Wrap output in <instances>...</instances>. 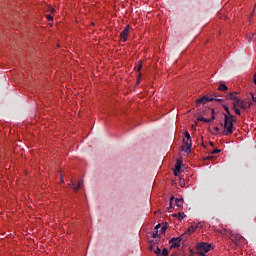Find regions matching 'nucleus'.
<instances>
[{
  "label": "nucleus",
  "instance_id": "9",
  "mask_svg": "<svg viewBox=\"0 0 256 256\" xmlns=\"http://www.w3.org/2000/svg\"><path fill=\"white\" fill-rule=\"evenodd\" d=\"M245 239L242 237V236H240V235H237V236H235V237H232V241L233 242H235V244H238V243H240V242H243Z\"/></svg>",
  "mask_w": 256,
  "mask_h": 256
},
{
  "label": "nucleus",
  "instance_id": "13",
  "mask_svg": "<svg viewBox=\"0 0 256 256\" xmlns=\"http://www.w3.org/2000/svg\"><path fill=\"white\" fill-rule=\"evenodd\" d=\"M197 121L205 122V123H211L212 120L206 119L203 116H198Z\"/></svg>",
  "mask_w": 256,
  "mask_h": 256
},
{
  "label": "nucleus",
  "instance_id": "6",
  "mask_svg": "<svg viewBox=\"0 0 256 256\" xmlns=\"http://www.w3.org/2000/svg\"><path fill=\"white\" fill-rule=\"evenodd\" d=\"M183 142H184V145L182 147V150L185 151L186 153H190L192 148V140L188 138L186 139L184 138Z\"/></svg>",
  "mask_w": 256,
  "mask_h": 256
},
{
  "label": "nucleus",
  "instance_id": "27",
  "mask_svg": "<svg viewBox=\"0 0 256 256\" xmlns=\"http://www.w3.org/2000/svg\"><path fill=\"white\" fill-rule=\"evenodd\" d=\"M234 109H235V113H236L237 115H241V110H240L239 108L234 107Z\"/></svg>",
  "mask_w": 256,
  "mask_h": 256
},
{
  "label": "nucleus",
  "instance_id": "33",
  "mask_svg": "<svg viewBox=\"0 0 256 256\" xmlns=\"http://www.w3.org/2000/svg\"><path fill=\"white\" fill-rule=\"evenodd\" d=\"M173 201H174V197L172 196V197L170 198V206H172Z\"/></svg>",
  "mask_w": 256,
  "mask_h": 256
},
{
  "label": "nucleus",
  "instance_id": "23",
  "mask_svg": "<svg viewBox=\"0 0 256 256\" xmlns=\"http://www.w3.org/2000/svg\"><path fill=\"white\" fill-rule=\"evenodd\" d=\"M83 183H84L83 180H79V181H78V185L76 186L77 190L80 189V188H82Z\"/></svg>",
  "mask_w": 256,
  "mask_h": 256
},
{
  "label": "nucleus",
  "instance_id": "5",
  "mask_svg": "<svg viewBox=\"0 0 256 256\" xmlns=\"http://www.w3.org/2000/svg\"><path fill=\"white\" fill-rule=\"evenodd\" d=\"M130 26L127 25L124 30L120 33V39L122 43H126L128 40Z\"/></svg>",
  "mask_w": 256,
  "mask_h": 256
},
{
  "label": "nucleus",
  "instance_id": "36",
  "mask_svg": "<svg viewBox=\"0 0 256 256\" xmlns=\"http://www.w3.org/2000/svg\"><path fill=\"white\" fill-rule=\"evenodd\" d=\"M55 11H56L55 8H50L51 13H54Z\"/></svg>",
  "mask_w": 256,
  "mask_h": 256
},
{
  "label": "nucleus",
  "instance_id": "4",
  "mask_svg": "<svg viewBox=\"0 0 256 256\" xmlns=\"http://www.w3.org/2000/svg\"><path fill=\"white\" fill-rule=\"evenodd\" d=\"M183 236L184 235H182V236H180V237H177V238H175V237H173L170 241H169V243L171 244V249H176V248H178V247H180V242L183 240Z\"/></svg>",
  "mask_w": 256,
  "mask_h": 256
},
{
  "label": "nucleus",
  "instance_id": "22",
  "mask_svg": "<svg viewBox=\"0 0 256 256\" xmlns=\"http://www.w3.org/2000/svg\"><path fill=\"white\" fill-rule=\"evenodd\" d=\"M196 229H197V227L192 226V227H190V228L187 230V233H190V234H191V233L195 232Z\"/></svg>",
  "mask_w": 256,
  "mask_h": 256
},
{
  "label": "nucleus",
  "instance_id": "14",
  "mask_svg": "<svg viewBox=\"0 0 256 256\" xmlns=\"http://www.w3.org/2000/svg\"><path fill=\"white\" fill-rule=\"evenodd\" d=\"M174 216L179 220H183L186 217V214L184 212H179L178 214H174Z\"/></svg>",
  "mask_w": 256,
  "mask_h": 256
},
{
  "label": "nucleus",
  "instance_id": "25",
  "mask_svg": "<svg viewBox=\"0 0 256 256\" xmlns=\"http://www.w3.org/2000/svg\"><path fill=\"white\" fill-rule=\"evenodd\" d=\"M141 77H142V74L138 73L137 84L141 83Z\"/></svg>",
  "mask_w": 256,
  "mask_h": 256
},
{
  "label": "nucleus",
  "instance_id": "26",
  "mask_svg": "<svg viewBox=\"0 0 256 256\" xmlns=\"http://www.w3.org/2000/svg\"><path fill=\"white\" fill-rule=\"evenodd\" d=\"M69 186L72 187L75 192L78 191V188H76V186L74 185L73 182H71V183L69 184Z\"/></svg>",
  "mask_w": 256,
  "mask_h": 256
},
{
  "label": "nucleus",
  "instance_id": "8",
  "mask_svg": "<svg viewBox=\"0 0 256 256\" xmlns=\"http://www.w3.org/2000/svg\"><path fill=\"white\" fill-rule=\"evenodd\" d=\"M181 166H182V160L177 159V164H176L175 170H174L175 175H177V173H179L181 171Z\"/></svg>",
  "mask_w": 256,
  "mask_h": 256
},
{
  "label": "nucleus",
  "instance_id": "19",
  "mask_svg": "<svg viewBox=\"0 0 256 256\" xmlns=\"http://www.w3.org/2000/svg\"><path fill=\"white\" fill-rule=\"evenodd\" d=\"M224 110H225V112L227 113V114H224V118H225V116L231 115L228 106L224 105Z\"/></svg>",
  "mask_w": 256,
  "mask_h": 256
},
{
  "label": "nucleus",
  "instance_id": "21",
  "mask_svg": "<svg viewBox=\"0 0 256 256\" xmlns=\"http://www.w3.org/2000/svg\"><path fill=\"white\" fill-rule=\"evenodd\" d=\"M239 107L242 108V109H246V104H245L244 100L240 101Z\"/></svg>",
  "mask_w": 256,
  "mask_h": 256
},
{
  "label": "nucleus",
  "instance_id": "38",
  "mask_svg": "<svg viewBox=\"0 0 256 256\" xmlns=\"http://www.w3.org/2000/svg\"><path fill=\"white\" fill-rule=\"evenodd\" d=\"M209 145H210L211 147H214V142H209Z\"/></svg>",
  "mask_w": 256,
  "mask_h": 256
},
{
  "label": "nucleus",
  "instance_id": "2",
  "mask_svg": "<svg viewBox=\"0 0 256 256\" xmlns=\"http://www.w3.org/2000/svg\"><path fill=\"white\" fill-rule=\"evenodd\" d=\"M196 249L198 251V255L200 256H206L207 253H209L212 249V245L208 243H200L196 246Z\"/></svg>",
  "mask_w": 256,
  "mask_h": 256
},
{
  "label": "nucleus",
  "instance_id": "1",
  "mask_svg": "<svg viewBox=\"0 0 256 256\" xmlns=\"http://www.w3.org/2000/svg\"><path fill=\"white\" fill-rule=\"evenodd\" d=\"M234 118L235 117L233 116V114H229L228 116H225L224 124L220 123V125L224 128L222 132L224 136H228L234 132L235 130V127L233 124L235 122Z\"/></svg>",
  "mask_w": 256,
  "mask_h": 256
},
{
  "label": "nucleus",
  "instance_id": "35",
  "mask_svg": "<svg viewBox=\"0 0 256 256\" xmlns=\"http://www.w3.org/2000/svg\"><path fill=\"white\" fill-rule=\"evenodd\" d=\"M253 82H254V84L256 85V73L254 74Z\"/></svg>",
  "mask_w": 256,
  "mask_h": 256
},
{
  "label": "nucleus",
  "instance_id": "11",
  "mask_svg": "<svg viewBox=\"0 0 256 256\" xmlns=\"http://www.w3.org/2000/svg\"><path fill=\"white\" fill-rule=\"evenodd\" d=\"M175 204L178 208L182 207L183 205V198H176Z\"/></svg>",
  "mask_w": 256,
  "mask_h": 256
},
{
  "label": "nucleus",
  "instance_id": "10",
  "mask_svg": "<svg viewBox=\"0 0 256 256\" xmlns=\"http://www.w3.org/2000/svg\"><path fill=\"white\" fill-rule=\"evenodd\" d=\"M237 95L238 94V92H234V93H229L228 95H227V99L228 100H235L236 98H237V96H235V95Z\"/></svg>",
  "mask_w": 256,
  "mask_h": 256
},
{
  "label": "nucleus",
  "instance_id": "39",
  "mask_svg": "<svg viewBox=\"0 0 256 256\" xmlns=\"http://www.w3.org/2000/svg\"><path fill=\"white\" fill-rule=\"evenodd\" d=\"M252 39H253V37H249L248 42H251V41H252Z\"/></svg>",
  "mask_w": 256,
  "mask_h": 256
},
{
  "label": "nucleus",
  "instance_id": "28",
  "mask_svg": "<svg viewBox=\"0 0 256 256\" xmlns=\"http://www.w3.org/2000/svg\"><path fill=\"white\" fill-rule=\"evenodd\" d=\"M184 134H185L186 139H191V135L188 131H186Z\"/></svg>",
  "mask_w": 256,
  "mask_h": 256
},
{
  "label": "nucleus",
  "instance_id": "24",
  "mask_svg": "<svg viewBox=\"0 0 256 256\" xmlns=\"http://www.w3.org/2000/svg\"><path fill=\"white\" fill-rule=\"evenodd\" d=\"M221 153V149H214L211 154H219Z\"/></svg>",
  "mask_w": 256,
  "mask_h": 256
},
{
  "label": "nucleus",
  "instance_id": "7",
  "mask_svg": "<svg viewBox=\"0 0 256 256\" xmlns=\"http://www.w3.org/2000/svg\"><path fill=\"white\" fill-rule=\"evenodd\" d=\"M210 112L212 114V117H211V119H208V120H211V122H213L216 120L215 109L214 108H205L204 110H202L203 115H207V113H210Z\"/></svg>",
  "mask_w": 256,
  "mask_h": 256
},
{
  "label": "nucleus",
  "instance_id": "37",
  "mask_svg": "<svg viewBox=\"0 0 256 256\" xmlns=\"http://www.w3.org/2000/svg\"><path fill=\"white\" fill-rule=\"evenodd\" d=\"M214 129L217 133L220 131L219 127H215Z\"/></svg>",
  "mask_w": 256,
  "mask_h": 256
},
{
  "label": "nucleus",
  "instance_id": "15",
  "mask_svg": "<svg viewBox=\"0 0 256 256\" xmlns=\"http://www.w3.org/2000/svg\"><path fill=\"white\" fill-rule=\"evenodd\" d=\"M219 91L221 92H225L227 91L228 87L225 84H220V86L218 87Z\"/></svg>",
  "mask_w": 256,
  "mask_h": 256
},
{
  "label": "nucleus",
  "instance_id": "30",
  "mask_svg": "<svg viewBox=\"0 0 256 256\" xmlns=\"http://www.w3.org/2000/svg\"><path fill=\"white\" fill-rule=\"evenodd\" d=\"M155 249V245L154 244H150L149 245V251H154Z\"/></svg>",
  "mask_w": 256,
  "mask_h": 256
},
{
  "label": "nucleus",
  "instance_id": "31",
  "mask_svg": "<svg viewBox=\"0 0 256 256\" xmlns=\"http://www.w3.org/2000/svg\"><path fill=\"white\" fill-rule=\"evenodd\" d=\"M47 19H48V21H53L54 17L52 15H47Z\"/></svg>",
  "mask_w": 256,
  "mask_h": 256
},
{
  "label": "nucleus",
  "instance_id": "16",
  "mask_svg": "<svg viewBox=\"0 0 256 256\" xmlns=\"http://www.w3.org/2000/svg\"><path fill=\"white\" fill-rule=\"evenodd\" d=\"M160 256H169V250L167 248H163L160 253Z\"/></svg>",
  "mask_w": 256,
  "mask_h": 256
},
{
  "label": "nucleus",
  "instance_id": "32",
  "mask_svg": "<svg viewBox=\"0 0 256 256\" xmlns=\"http://www.w3.org/2000/svg\"><path fill=\"white\" fill-rule=\"evenodd\" d=\"M159 228H161V224L156 225L154 229L158 231Z\"/></svg>",
  "mask_w": 256,
  "mask_h": 256
},
{
  "label": "nucleus",
  "instance_id": "18",
  "mask_svg": "<svg viewBox=\"0 0 256 256\" xmlns=\"http://www.w3.org/2000/svg\"><path fill=\"white\" fill-rule=\"evenodd\" d=\"M152 237L153 238H159L160 237L159 231L155 229V231H153V233H152Z\"/></svg>",
  "mask_w": 256,
  "mask_h": 256
},
{
  "label": "nucleus",
  "instance_id": "20",
  "mask_svg": "<svg viewBox=\"0 0 256 256\" xmlns=\"http://www.w3.org/2000/svg\"><path fill=\"white\" fill-rule=\"evenodd\" d=\"M161 252H162V250H161L159 247H157V248L154 250V254L157 255V256H160V255H161Z\"/></svg>",
  "mask_w": 256,
  "mask_h": 256
},
{
  "label": "nucleus",
  "instance_id": "3",
  "mask_svg": "<svg viewBox=\"0 0 256 256\" xmlns=\"http://www.w3.org/2000/svg\"><path fill=\"white\" fill-rule=\"evenodd\" d=\"M213 101H221V99H217L216 96H202L199 99H196L195 104L196 106H200V105H205L208 102H213Z\"/></svg>",
  "mask_w": 256,
  "mask_h": 256
},
{
  "label": "nucleus",
  "instance_id": "29",
  "mask_svg": "<svg viewBox=\"0 0 256 256\" xmlns=\"http://www.w3.org/2000/svg\"><path fill=\"white\" fill-rule=\"evenodd\" d=\"M167 231V225L163 226L160 230L161 233H165Z\"/></svg>",
  "mask_w": 256,
  "mask_h": 256
},
{
  "label": "nucleus",
  "instance_id": "34",
  "mask_svg": "<svg viewBox=\"0 0 256 256\" xmlns=\"http://www.w3.org/2000/svg\"><path fill=\"white\" fill-rule=\"evenodd\" d=\"M251 96H252V101L256 103V97L253 94H251Z\"/></svg>",
  "mask_w": 256,
  "mask_h": 256
},
{
  "label": "nucleus",
  "instance_id": "40",
  "mask_svg": "<svg viewBox=\"0 0 256 256\" xmlns=\"http://www.w3.org/2000/svg\"><path fill=\"white\" fill-rule=\"evenodd\" d=\"M60 182L63 183V176L60 177Z\"/></svg>",
  "mask_w": 256,
  "mask_h": 256
},
{
  "label": "nucleus",
  "instance_id": "12",
  "mask_svg": "<svg viewBox=\"0 0 256 256\" xmlns=\"http://www.w3.org/2000/svg\"><path fill=\"white\" fill-rule=\"evenodd\" d=\"M233 101H234L233 102V107L234 108H237V107L240 106L241 100L238 97H236Z\"/></svg>",
  "mask_w": 256,
  "mask_h": 256
},
{
  "label": "nucleus",
  "instance_id": "17",
  "mask_svg": "<svg viewBox=\"0 0 256 256\" xmlns=\"http://www.w3.org/2000/svg\"><path fill=\"white\" fill-rule=\"evenodd\" d=\"M142 67H143V64H142V62L140 61V62L138 63V66L135 68V70H136L137 72H140V71L142 70Z\"/></svg>",
  "mask_w": 256,
  "mask_h": 256
}]
</instances>
